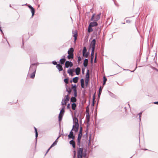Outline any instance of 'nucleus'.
Returning a JSON list of instances; mask_svg holds the SVG:
<instances>
[{"instance_id":"obj_52","label":"nucleus","mask_w":158,"mask_h":158,"mask_svg":"<svg viewBox=\"0 0 158 158\" xmlns=\"http://www.w3.org/2000/svg\"><path fill=\"white\" fill-rule=\"evenodd\" d=\"M52 64L54 65H56L57 64H58L57 63V62L55 60H53L52 61Z\"/></svg>"},{"instance_id":"obj_24","label":"nucleus","mask_w":158,"mask_h":158,"mask_svg":"<svg viewBox=\"0 0 158 158\" xmlns=\"http://www.w3.org/2000/svg\"><path fill=\"white\" fill-rule=\"evenodd\" d=\"M89 70L88 69H87L85 76V79H89Z\"/></svg>"},{"instance_id":"obj_38","label":"nucleus","mask_w":158,"mask_h":158,"mask_svg":"<svg viewBox=\"0 0 158 158\" xmlns=\"http://www.w3.org/2000/svg\"><path fill=\"white\" fill-rule=\"evenodd\" d=\"M89 54V52H86V53H84V54H82L83 56L85 58H88V56Z\"/></svg>"},{"instance_id":"obj_13","label":"nucleus","mask_w":158,"mask_h":158,"mask_svg":"<svg viewBox=\"0 0 158 158\" xmlns=\"http://www.w3.org/2000/svg\"><path fill=\"white\" fill-rule=\"evenodd\" d=\"M93 22H90L89 23V25H90V26L91 27H95L97 26L98 25V23L97 22L95 21H93Z\"/></svg>"},{"instance_id":"obj_34","label":"nucleus","mask_w":158,"mask_h":158,"mask_svg":"<svg viewBox=\"0 0 158 158\" xmlns=\"http://www.w3.org/2000/svg\"><path fill=\"white\" fill-rule=\"evenodd\" d=\"M67 108L68 109H69V111L71 113V114L73 113V111H72L70 109V104L69 103L67 104Z\"/></svg>"},{"instance_id":"obj_40","label":"nucleus","mask_w":158,"mask_h":158,"mask_svg":"<svg viewBox=\"0 0 158 158\" xmlns=\"http://www.w3.org/2000/svg\"><path fill=\"white\" fill-rule=\"evenodd\" d=\"M74 92V96L77 97V89H73Z\"/></svg>"},{"instance_id":"obj_10","label":"nucleus","mask_w":158,"mask_h":158,"mask_svg":"<svg viewBox=\"0 0 158 158\" xmlns=\"http://www.w3.org/2000/svg\"><path fill=\"white\" fill-rule=\"evenodd\" d=\"M83 148L82 146L81 147L79 148L77 150V156H82Z\"/></svg>"},{"instance_id":"obj_39","label":"nucleus","mask_w":158,"mask_h":158,"mask_svg":"<svg viewBox=\"0 0 158 158\" xmlns=\"http://www.w3.org/2000/svg\"><path fill=\"white\" fill-rule=\"evenodd\" d=\"M95 93H94L93 95V101H92V105L93 106H94V102H95Z\"/></svg>"},{"instance_id":"obj_7","label":"nucleus","mask_w":158,"mask_h":158,"mask_svg":"<svg viewBox=\"0 0 158 158\" xmlns=\"http://www.w3.org/2000/svg\"><path fill=\"white\" fill-rule=\"evenodd\" d=\"M71 114L73 119V124H75V125H76L79 124L78 119L77 117H76V116L74 117L73 115V113Z\"/></svg>"},{"instance_id":"obj_16","label":"nucleus","mask_w":158,"mask_h":158,"mask_svg":"<svg viewBox=\"0 0 158 158\" xmlns=\"http://www.w3.org/2000/svg\"><path fill=\"white\" fill-rule=\"evenodd\" d=\"M88 58H85L84 60L83 64L84 66L85 67H87L88 66Z\"/></svg>"},{"instance_id":"obj_12","label":"nucleus","mask_w":158,"mask_h":158,"mask_svg":"<svg viewBox=\"0 0 158 158\" xmlns=\"http://www.w3.org/2000/svg\"><path fill=\"white\" fill-rule=\"evenodd\" d=\"M72 139L69 141V143L70 145H72L73 148L75 149L76 148V143L74 140V138H71Z\"/></svg>"},{"instance_id":"obj_42","label":"nucleus","mask_w":158,"mask_h":158,"mask_svg":"<svg viewBox=\"0 0 158 158\" xmlns=\"http://www.w3.org/2000/svg\"><path fill=\"white\" fill-rule=\"evenodd\" d=\"M69 80V77H67L66 78H65L64 80V81L66 84V85L68 84L69 83L68 81Z\"/></svg>"},{"instance_id":"obj_46","label":"nucleus","mask_w":158,"mask_h":158,"mask_svg":"<svg viewBox=\"0 0 158 158\" xmlns=\"http://www.w3.org/2000/svg\"><path fill=\"white\" fill-rule=\"evenodd\" d=\"M95 14H93V15H92V16H91V19L89 20V21H93L94 20V18L95 17Z\"/></svg>"},{"instance_id":"obj_4","label":"nucleus","mask_w":158,"mask_h":158,"mask_svg":"<svg viewBox=\"0 0 158 158\" xmlns=\"http://www.w3.org/2000/svg\"><path fill=\"white\" fill-rule=\"evenodd\" d=\"M26 5H27L28 7L30 9L32 14L31 17L32 18L34 15L35 13V8L33 7L31 5L27 4V3H26L25 4L22 5V6H23Z\"/></svg>"},{"instance_id":"obj_6","label":"nucleus","mask_w":158,"mask_h":158,"mask_svg":"<svg viewBox=\"0 0 158 158\" xmlns=\"http://www.w3.org/2000/svg\"><path fill=\"white\" fill-rule=\"evenodd\" d=\"M56 67L58 70L60 72L61 71H63V75L64 76L65 72L64 70L63 69L62 65L60 64L59 63L57 64L56 65Z\"/></svg>"},{"instance_id":"obj_21","label":"nucleus","mask_w":158,"mask_h":158,"mask_svg":"<svg viewBox=\"0 0 158 158\" xmlns=\"http://www.w3.org/2000/svg\"><path fill=\"white\" fill-rule=\"evenodd\" d=\"M71 107L72 110H75L77 107V105L75 103H73L71 104Z\"/></svg>"},{"instance_id":"obj_48","label":"nucleus","mask_w":158,"mask_h":158,"mask_svg":"<svg viewBox=\"0 0 158 158\" xmlns=\"http://www.w3.org/2000/svg\"><path fill=\"white\" fill-rule=\"evenodd\" d=\"M72 87L71 88L72 89H77V85L76 84H74V85L73 84H72L71 85Z\"/></svg>"},{"instance_id":"obj_17","label":"nucleus","mask_w":158,"mask_h":158,"mask_svg":"<svg viewBox=\"0 0 158 158\" xmlns=\"http://www.w3.org/2000/svg\"><path fill=\"white\" fill-rule=\"evenodd\" d=\"M75 72L76 75H78L80 74L81 72V69L80 68L77 67L76 69Z\"/></svg>"},{"instance_id":"obj_63","label":"nucleus","mask_w":158,"mask_h":158,"mask_svg":"<svg viewBox=\"0 0 158 158\" xmlns=\"http://www.w3.org/2000/svg\"><path fill=\"white\" fill-rule=\"evenodd\" d=\"M126 22L127 23H130L131 22V21L129 20H126Z\"/></svg>"},{"instance_id":"obj_3","label":"nucleus","mask_w":158,"mask_h":158,"mask_svg":"<svg viewBox=\"0 0 158 158\" xmlns=\"http://www.w3.org/2000/svg\"><path fill=\"white\" fill-rule=\"evenodd\" d=\"M96 38L93 39V40L90 42L89 45V50L91 48L92 53L93 52V51H94L95 46L96 44Z\"/></svg>"},{"instance_id":"obj_1","label":"nucleus","mask_w":158,"mask_h":158,"mask_svg":"<svg viewBox=\"0 0 158 158\" xmlns=\"http://www.w3.org/2000/svg\"><path fill=\"white\" fill-rule=\"evenodd\" d=\"M39 64L38 62L31 63L29 67V73L36 72L37 66Z\"/></svg>"},{"instance_id":"obj_35","label":"nucleus","mask_w":158,"mask_h":158,"mask_svg":"<svg viewBox=\"0 0 158 158\" xmlns=\"http://www.w3.org/2000/svg\"><path fill=\"white\" fill-rule=\"evenodd\" d=\"M103 83L102 85L103 86H104L105 85V84H106V82L107 80V79L106 78L105 76L103 77Z\"/></svg>"},{"instance_id":"obj_23","label":"nucleus","mask_w":158,"mask_h":158,"mask_svg":"<svg viewBox=\"0 0 158 158\" xmlns=\"http://www.w3.org/2000/svg\"><path fill=\"white\" fill-rule=\"evenodd\" d=\"M68 55L67 56L68 59L69 60L71 59H73L74 58V54L72 53H68Z\"/></svg>"},{"instance_id":"obj_32","label":"nucleus","mask_w":158,"mask_h":158,"mask_svg":"<svg viewBox=\"0 0 158 158\" xmlns=\"http://www.w3.org/2000/svg\"><path fill=\"white\" fill-rule=\"evenodd\" d=\"M108 93H109V95L111 96V97H112V98H115L116 96L115 94H113V93H111V92L109 91V90H108L107 91Z\"/></svg>"},{"instance_id":"obj_49","label":"nucleus","mask_w":158,"mask_h":158,"mask_svg":"<svg viewBox=\"0 0 158 158\" xmlns=\"http://www.w3.org/2000/svg\"><path fill=\"white\" fill-rule=\"evenodd\" d=\"M65 109V106H62V109L60 110H61V112L64 113Z\"/></svg>"},{"instance_id":"obj_50","label":"nucleus","mask_w":158,"mask_h":158,"mask_svg":"<svg viewBox=\"0 0 158 158\" xmlns=\"http://www.w3.org/2000/svg\"><path fill=\"white\" fill-rule=\"evenodd\" d=\"M81 86L82 88L84 89L85 88V83H81Z\"/></svg>"},{"instance_id":"obj_14","label":"nucleus","mask_w":158,"mask_h":158,"mask_svg":"<svg viewBox=\"0 0 158 158\" xmlns=\"http://www.w3.org/2000/svg\"><path fill=\"white\" fill-rule=\"evenodd\" d=\"M64 113L61 112V110H60V113L58 115V121L59 122H60L62 120Z\"/></svg>"},{"instance_id":"obj_51","label":"nucleus","mask_w":158,"mask_h":158,"mask_svg":"<svg viewBox=\"0 0 158 158\" xmlns=\"http://www.w3.org/2000/svg\"><path fill=\"white\" fill-rule=\"evenodd\" d=\"M85 67L82 68V73L83 75L85 73Z\"/></svg>"},{"instance_id":"obj_36","label":"nucleus","mask_w":158,"mask_h":158,"mask_svg":"<svg viewBox=\"0 0 158 158\" xmlns=\"http://www.w3.org/2000/svg\"><path fill=\"white\" fill-rule=\"evenodd\" d=\"M73 79L74 81V83H76L78 82V80L79 79V77H76L73 78Z\"/></svg>"},{"instance_id":"obj_59","label":"nucleus","mask_w":158,"mask_h":158,"mask_svg":"<svg viewBox=\"0 0 158 158\" xmlns=\"http://www.w3.org/2000/svg\"><path fill=\"white\" fill-rule=\"evenodd\" d=\"M74 110V114L75 116H76V113L77 112V110L76 109L75 110Z\"/></svg>"},{"instance_id":"obj_31","label":"nucleus","mask_w":158,"mask_h":158,"mask_svg":"<svg viewBox=\"0 0 158 158\" xmlns=\"http://www.w3.org/2000/svg\"><path fill=\"white\" fill-rule=\"evenodd\" d=\"M68 73L69 74L72 76H73V71H72V69H68L67 71Z\"/></svg>"},{"instance_id":"obj_62","label":"nucleus","mask_w":158,"mask_h":158,"mask_svg":"<svg viewBox=\"0 0 158 158\" xmlns=\"http://www.w3.org/2000/svg\"><path fill=\"white\" fill-rule=\"evenodd\" d=\"M50 150L49 149H48L47 150L46 153H45V156L47 154V153Z\"/></svg>"},{"instance_id":"obj_11","label":"nucleus","mask_w":158,"mask_h":158,"mask_svg":"<svg viewBox=\"0 0 158 158\" xmlns=\"http://www.w3.org/2000/svg\"><path fill=\"white\" fill-rule=\"evenodd\" d=\"M73 131L72 130V129L70 132L69 134L68 135V139H71V138H75V135L74 134Z\"/></svg>"},{"instance_id":"obj_58","label":"nucleus","mask_w":158,"mask_h":158,"mask_svg":"<svg viewBox=\"0 0 158 158\" xmlns=\"http://www.w3.org/2000/svg\"><path fill=\"white\" fill-rule=\"evenodd\" d=\"M24 36L23 37V42H22V46L21 47V48H23V46H24V42H23V40H24Z\"/></svg>"},{"instance_id":"obj_45","label":"nucleus","mask_w":158,"mask_h":158,"mask_svg":"<svg viewBox=\"0 0 158 158\" xmlns=\"http://www.w3.org/2000/svg\"><path fill=\"white\" fill-rule=\"evenodd\" d=\"M143 112H141L140 113H139L137 115H138L139 116V122H141V115L142 114Z\"/></svg>"},{"instance_id":"obj_22","label":"nucleus","mask_w":158,"mask_h":158,"mask_svg":"<svg viewBox=\"0 0 158 158\" xmlns=\"http://www.w3.org/2000/svg\"><path fill=\"white\" fill-rule=\"evenodd\" d=\"M74 96V97L72 96L70 98V102L73 103H75L77 101L76 97Z\"/></svg>"},{"instance_id":"obj_57","label":"nucleus","mask_w":158,"mask_h":158,"mask_svg":"<svg viewBox=\"0 0 158 158\" xmlns=\"http://www.w3.org/2000/svg\"><path fill=\"white\" fill-rule=\"evenodd\" d=\"M0 31L1 32L2 34V35H4V33L3 32L2 30V29L1 27H0Z\"/></svg>"},{"instance_id":"obj_47","label":"nucleus","mask_w":158,"mask_h":158,"mask_svg":"<svg viewBox=\"0 0 158 158\" xmlns=\"http://www.w3.org/2000/svg\"><path fill=\"white\" fill-rule=\"evenodd\" d=\"M73 158H76V151L75 149H74L73 150Z\"/></svg>"},{"instance_id":"obj_56","label":"nucleus","mask_w":158,"mask_h":158,"mask_svg":"<svg viewBox=\"0 0 158 158\" xmlns=\"http://www.w3.org/2000/svg\"><path fill=\"white\" fill-rule=\"evenodd\" d=\"M80 83H84V81L83 78H81L80 80Z\"/></svg>"},{"instance_id":"obj_64","label":"nucleus","mask_w":158,"mask_h":158,"mask_svg":"<svg viewBox=\"0 0 158 158\" xmlns=\"http://www.w3.org/2000/svg\"><path fill=\"white\" fill-rule=\"evenodd\" d=\"M153 103L155 104L158 105V101L154 102Z\"/></svg>"},{"instance_id":"obj_60","label":"nucleus","mask_w":158,"mask_h":158,"mask_svg":"<svg viewBox=\"0 0 158 158\" xmlns=\"http://www.w3.org/2000/svg\"><path fill=\"white\" fill-rule=\"evenodd\" d=\"M85 137L86 138H87L88 135H87V133H86L84 135L83 137Z\"/></svg>"},{"instance_id":"obj_43","label":"nucleus","mask_w":158,"mask_h":158,"mask_svg":"<svg viewBox=\"0 0 158 158\" xmlns=\"http://www.w3.org/2000/svg\"><path fill=\"white\" fill-rule=\"evenodd\" d=\"M88 52H87V49L85 47H83L82 50V54H84V53H86Z\"/></svg>"},{"instance_id":"obj_28","label":"nucleus","mask_w":158,"mask_h":158,"mask_svg":"<svg viewBox=\"0 0 158 158\" xmlns=\"http://www.w3.org/2000/svg\"><path fill=\"white\" fill-rule=\"evenodd\" d=\"M74 49L73 48L71 47L69 48L67 52L68 53H73Z\"/></svg>"},{"instance_id":"obj_26","label":"nucleus","mask_w":158,"mask_h":158,"mask_svg":"<svg viewBox=\"0 0 158 158\" xmlns=\"http://www.w3.org/2000/svg\"><path fill=\"white\" fill-rule=\"evenodd\" d=\"M94 51H93V53H92V51H91V60H90L91 63H92L93 62L94 57Z\"/></svg>"},{"instance_id":"obj_30","label":"nucleus","mask_w":158,"mask_h":158,"mask_svg":"<svg viewBox=\"0 0 158 158\" xmlns=\"http://www.w3.org/2000/svg\"><path fill=\"white\" fill-rule=\"evenodd\" d=\"M77 62L79 64H80V63H81V56L80 55H79L78 54L77 56Z\"/></svg>"},{"instance_id":"obj_15","label":"nucleus","mask_w":158,"mask_h":158,"mask_svg":"<svg viewBox=\"0 0 158 158\" xmlns=\"http://www.w3.org/2000/svg\"><path fill=\"white\" fill-rule=\"evenodd\" d=\"M65 86L66 88V91L69 94H71L72 90V88H70V87H69L68 86V85H65Z\"/></svg>"},{"instance_id":"obj_2","label":"nucleus","mask_w":158,"mask_h":158,"mask_svg":"<svg viewBox=\"0 0 158 158\" xmlns=\"http://www.w3.org/2000/svg\"><path fill=\"white\" fill-rule=\"evenodd\" d=\"M101 26H97L95 27L94 31L93 32V37L96 38V39H97L98 35H100L101 32Z\"/></svg>"},{"instance_id":"obj_41","label":"nucleus","mask_w":158,"mask_h":158,"mask_svg":"<svg viewBox=\"0 0 158 158\" xmlns=\"http://www.w3.org/2000/svg\"><path fill=\"white\" fill-rule=\"evenodd\" d=\"M85 79V85L86 87H87L89 83V79Z\"/></svg>"},{"instance_id":"obj_55","label":"nucleus","mask_w":158,"mask_h":158,"mask_svg":"<svg viewBox=\"0 0 158 158\" xmlns=\"http://www.w3.org/2000/svg\"><path fill=\"white\" fill-rule=\"evenodd\" d=\"M82 129H83V128H82V127L81 126L80 128V130H79V132L82 133Z\"/></svg>"},{"instance_id":"obj_33","label":"nucleus","mask_w":158,"mask_h":158,"mask_svg":"<svg viewBox=\"0 0 158 158\" xmlns=\"http://www.w3.org/2000/svg\"><path fill=\"white\" fill-rule=\"evenodd\" d=\"M77 145L79 146V147H81V139H77Z\"/></svg>"},{"instance_id":"obj_25","label":"nucleus","mask_w":158,"mask_h":158,"mask_svg":"<svg viewBox=\"0 0 158 158\" xmlns=\"http://www.w3.org/2000/svg\"><path fill=\"white\" fill-rule=\"evenodd\" d=\"M102 88L100 86L98 89V98H100V96L101 94L102 93Z\"/></svg>"},{"instance_id":"obj_29","label":"nucleus","mask_w":158,"mask_h":158,"mask_svg":"<svg viewBox=\"0 0 158 158\" xmlns=\"http://www.w3.org/2000/svg\"><path fill=\"white\" fill-rule=\"evenodd\" d=\"M36 72H32V73H31V74L30 76V78H31V79H34V78L35 77V76Z\"/></svg>"},{"instance_id":"obj_53","label":"nucleus","mask_w":158,"mask_h":158,"mask_svg":"<svg viewBox=\"0 0 158 158\" xmlns=\"http://www.w3.org/2000/svg\"><path fill=\"white\" fill-rule=\"evenodd\" d=\"M57 143L56 142L54 141L51 145L53 147L56 145Z\"/></svg>"},{"instance_id":"obj_27","label":"nucleus","mask_w":158,"mask_h":158,"mask_svg":"<svg viewBox=\"0 0 158 158\" xmlns=\"http://www.w3.org/2000/svg\"><path fill=\"white\" fill-rule=\"evenodd\" d=\"M87 31L89 33L93 31V29L92 28V27L91 26H90V25H89L88 27Z\"/></svg>"},{"instance_id":"obj_44","label":"nucleus","mask_w":158,"mask_h":158,"mask_svg":"<svg viewBox=\"0 0 158 158\" xmlns=\"http://www.w3.org/2000/svg\"><path fill=\"white\" fill-rule=\"evenodd\" d=\"M65 61L66 60H60V61L59 62H58L60 64L62 65V64H64Z\"/></svg>"},{"instance_id":"obj_54","label":"nucleus","mask_w":158,"mask_h":158,"mask_svg":"<svg viewBox=\"0 0 158 158\" xmlns=\"http://www.w3.org/2000/svg\"><path fill=\"white\" fill-rule=\"evenodd\" d=\"M66 60V59L65 58V56L64 55H63L62 56V58L60 59V60Z\"/></svg>"},{"instance_id":"obj_5","label":"nucleus","mask_w":158,"mask_h":158,"mask_svg":"<svg viewBox=\"0 0 158 158\" xmlns=\"http://www.w3.org/2000/svg\"><path fill=\"white\" fill-rule=\"evenodd\" d=\"M69 100V98L68 95H65L64 98L62 99V101L61 102V105H63L65 104Z\"/></svg>"},{"instance_id":"obj_19","label":"nucleus","mask_w":158,"mask_h":158,"mask_svg":"<svg viewBox=\"0 0 158 158\" xmlns=\"http://www.w3.org/2000/svg\"><path fill=\"white\" fill-rule=\"evenodd\" d=\"M72 34H73V36L74 38V41H76L77 39V31H75L73 32Z\"/></svg>"},{"instance_id":"obj_37","label":"nucleus","mask_w":158,"mask_h":158,"mask_svg":"<svg viewBox=\"0 0 158 158\" xmlns=\"http://www.w3.org/2000/svg\"><path fill=\"white\" fill-rule=\"evenodd\" d=\"M82 135V133L79 132L78 135L77 139H81Z\"/></svg>"},{"instance_id":"obj_8","label":"nucleus","mask_w":158,"mask_h":158,"mask_svg":"<svg viewBox=\"0 0 158 158\" xmlns=\"http://www.w3.org/2000/svg\"><path fill=\"white\" fill-rule=\"evenodd\" d=\"M73 66V63L71 61L68 60L66 61L65 62V67L68 68L71 67Z\"/></svg>"},{"instance_id":"obj_18","label":"nucleus","mask_w":158,"mask_h":158,"mask_svg":"<svg viewBox=\"0 0 158 158\" xmlns=\"http://www.w3.org/2000/svg\"><path fill=\"white\" fill-rule=\"evenodd\" d=\"M101 16V14H99L97 15H96L94 19V20L93 21H96L97 22V21H98L100 19Z\"/></svg>"},{"instance_id":"obj_61","label":"nucleus","mask_w":158,"mask_h":158,"mask_svg":"<svg viewBox=\"0 0 158 158\" xmlns=\"http://www.w3.org/2000/svg\"><path fill=\"white\" fill-rule=\"evenodd\" d=\"M88 117L89 118V113H88L86 114V117Z\"/></svg>"},{"instance_id":"obj_9","label":"nucleus","mask_w":158,"mask_h":158,"mask_svg":"<svg viewBox=\"0 0 158 158\" xmlns=\"http://www.w3.org/2000/svg\"><path fill=\"white\" fill-rule=\"evenodd\" d=\"M75 125V124H73V127L72 128V130H73V131L75 132V134L77 133L79 129V125Z\"/></svg>"},{"instance_id":"obj_20","label":"nucleus","mask_w":158,"mask_h":158,"mask_svg":"<svg viewBox=\"0 0 158 158\" xmlns=\"http://www.w3.org/2000/svg\"><path fill=\"white\" fill-rule=\"evenodd\" d=\"M35 145H36V144H37V137H38V131H37V129H35Z\"/></svg>"}]
</instances>
